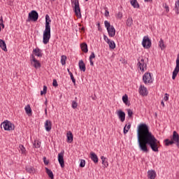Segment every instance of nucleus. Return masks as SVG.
<instances>
[{"label":"nucleus","instance_id":"56","mask_svg":"<svg viewBox=\"0 0 179 179\" xmlns=\"http://www.w3.org/2000/svg\"><path fill=\"white\" fill-rule=\"evenodd\" d=\"M45 114H47V109L45 110Z\"/></svg>","mask_w":179,"mask_h":179},{"label":"nucleus","instance_id":"20","mask_svg":"<svg viewBox=\"0 0 179 179\" xmlns=\"http://www.w3.org/2000/svg\"><path fill=\"white\" fill-rule=\"evenodd\" d=\"M156 171L153 170H150L148 171V177L150 179H155L156 178Z\"/></svg>","mask_w":179,"mask_h":179},{"label":"nucleus","instance_id":"31","mask_svg":"<svg viewBox=\"0 0 179 179\" xmlns=\"http://www.w3.org/2000/svg\"><path fill=\"white\" fill-rule=\"evenodd\" d=\"M61 64L62 65H65V64H66V56L62 55L61 57Z\"/></svg>","mask_w":179,"mask_h":179},{"label":"nucleus","instance_id":"57","mask_svg":"<svg viewBox=\"0 0 179 179\" xmlns=\"http://www.w3.org/2000/svg\"><path fill=\"white\" fill-rule=\"evenodd\" d=\"M67 71H68V72H69H69H71V71H69V69H68Z\"/></svg>","mask_w":179,"mask_h":179},{"label":"nucleus","instance_id":"62","mask_svg":"<svg viewBox=\"0 0 179 179\" xmlns=\"http://www.w3.org/2000/svg\"><path fill=\"white\" fill-rule=\"evenodd\" d=\"M0 32H1V26H0Z\"/></svg>","mask_w":179,"mask_h":179},{"label":"nucleus","instance_id":"44","mask_svg":"<svg viewBox=\"0 0 179 179\" xmlns=\"http://www.w3.org/2000/svg\"><path fill=\"white\" fill-rule=\"evenodd\" d=\"M169 97H170V95H169V94H165V96L164 97V100L165 101H169Z\"/></svg>","mask_w":179,"mask_h":179},{"label":"nucleus","instance_id":"32","mask_svg":"<svg viewBox=\"0 0 179 179\" xmlns=\"http://www.w3.org/2000/svg\"><path fill=\"white\" fill-rule=\"evenodd\" d=\"M24 110L27 114H31V108H30V105L25 106Z\"/></svg>","mask_w":179,"mask_h":179},{"label":"nucleus","instance_id":"3","mask_svg":"<svg viewBox=\"0 0 179 179\" xmlns=\"http://www.w3.org/2000/svg\"><path fill=\"white\" fill-rule=\"evenodd\" d=\"M165 145L166 146H170V145H174L176 143L177 148H179V135L177 131H174L173 133L172 138L170 141L169 139H166L164 141Z\"/></svg>","mask_w":179,"mask_h":179},{"label":"nucleus","instance_id":"19","mask_svg":"<svg viewBox=\"0 0 179 179\" xmlns=\"http://www.w3.org/2000/svg\"><path fill=\"white\" fill-rule=\"evenodd\" d=\"M79 69L83 71V72L86 71V64H85V62L83 60H80L78 63Z\"/></svg>","mask_w":179,"mask_h":179},{"label":"nucleus","instance_id":"58","mask_svg":"<svg viewBox=\"0 0 179 179\" xmlns=\"http://www.w3.org/2000/svg\"><path fill=\"white\" fill-rule=\"evenodd\" d=\"M45 104H47V101H45Z\"/></svg>","mask_w":179,"mask_h":179},{"label":"nucleus","instance_id":"24","mask_svg":"<svg viewBox=\"0 0 179 179\" xmlns=\"http://www.w3.org/2000/svg\"><path fill=\"white\" fill-rule=\"evenodd\" d=\"M34 52L36 57H43V53H41V50L39 48L34 49Z\"/></svg>","mask_w":179,"mask_h":179},{"label":"nucleus","instance_id":"48","mask_svg":"<svg viewBox=\"0 0 179 179\" xmlns=\"http://www.w3.org/2000/svg\"><path fill=\"white\" fill-rule=\"evenodd\" d=\"M164 8L166 9V12H170V9L169 8V6H167V4L165 5Z\"/></svg>","mask_w":179,"mask_h":179},{"label":"nucleus","instance_id":"11","mask_svg":"<svg viewBox=\"0 0 179 179\" xmlns=\"http://www.w3.org/2000/svg\"><path fill=\"white\" fill-rule=\"evenodd\" d=\"M178 72H179V55H178V57L176 59V68H175L174 71H173V75H172L173 80H174V79H176V78L177 77V75H178Z\"/></svg>","mask_w":179,"mask_h":179},{"label":"nucleus","instance_id":"39","mask_svg":"<svg viewBox=\"0 0 179 179\" xmlns=\"http://www.w3.org/2000/svg\"><path fill=\"white\" fill-rule=\"evenodd\" d=\"M86 165V161L85 159H81L80 163V167H85Z\"/></svg>","mask_w":179,"mask_h":179},{"label":"nucleus","instance_id":"50","mask_svg":"<svg viewBox=\"0 0 179 179\" xmlns=\"http://www.w3.org/2000/svg\"><path fill=\"white\" fill-rule=\"evenodd\" d=\"M90 62L91 66H94V63H93V60L92 59H90Z\"/></svg>","mask_w":179,"mask_h":179},{"label":"nucleus","instance_id":"27","mask_svg":"<svg viewBox=\"0 0 179 179\" xmlns=\"http://www.w3.org/2000/svg\"><path fill=\"white\" fill-rule=\"evenodd\" d=\"M122 101L124 103V104H126V106H129V102L128 101V95L124 94L122 96Z\"/></svg>","mask_w":179,"mask_h":179},{"label":"nucleus","instance_id":"37","mask_svg":"<svg viewBox=\"0 0 179 179\" xmlns=\"http://www.w3.org/2000/svg\"><path fill=\"white\" fill-rule=\"evenodd\" d=\"M43 94H47V86H43V90L41 91V96H43Z\"/></svg>","mask_w":179,"mask_h":179},{"label":"nucleus","instance_id":"53","mask_svg":"<svg viewBox=\"0 0 179 179\" xmlns=\"http://www.w3.org/2000/svg\"><path fill=\"white\" fill-rule=\"evenodd\" d=\"M81 31L85 32V27H83L81 28Z\"/></svg>","mask_w":179,"mask_h":179},{"label":"nucleus","instance_id":"55","mask_svg":"<svg viewBox=\"0 0 179 179\" xmlns=\"http://www.w3.org/2000/svg\"><path fill=\"white\" fill-rule=\"evenodd\" d=\"M145 2H152V0H144Z\"/></svg>","mask_w":179,"mask_h":179},{"label":"nucleus","instance_id":"15","mask_svg":"<svg viewBox=\"0 0 179 179\" xmlns=\"http://www.w3.org/2000/svg\"><path fill=\"white\" fill-rule=\"evenodd\" d=\"M117 115H118L121 122H124V121H125V112L122 110H119L117 111Z\"/></svg>","mask_w":179,"mask_h":179},{"label":"nucleus","instance_id":"47","mask_svg":"<svg viewBox=\"0 0 179 179\" xmlns=\"http://www.w3.org/2000/svg\"><path fill=\"white\" fill-rule=\"evenodd\" d=\"M43 162L45 164V166L48 165V161H47V158L45 157H43Z\"/></svg>","mask_w":179,"mask_h":179},{"label":"nucleus","instance_id":"26","mask_svg":"<svg viewBox=\"0 0 179 179\" xmlns=\"http://www.w3.org/2000/svg\"><path fill=\"white\" fill-rule=\"evenodd\" d=\"M101 159L102 160V164L105 166V167H108V162H107V158H106L104 156H101Z\"/></svg>","mask_w":179,"mask_h":179},{"label":"nucleus","instance_id":"25","mask_svg":"<svg viewBox=\"0 0 179 179\" xmlns=\"http://www.w3.org/2000/svg\"><path fill=\"white\" fill-rule=\"evenodd\" d=\"M81 50L83 52H87L89 50L87 49V44L86 43H83L81 44Z\"/></svg>","mask_w":179,"mask_h":179},{"label":"nucleus","instance_id":"28","mask_svg":"<svg viewBox=\"0 0 179 179\" xmlns=\"http://www.w3.org/2000/svg\"><path fill=\"white\" fill-rule=\"evenodd\" d=\"M131 5H132L134 8H139V3H138V1L136 0H131Z\"/></svg>","mask_w":179,"mask_h":179},{"label":"nucleus","instance_id":"43","mask_svg":"<svg viewBox=\"0 0 179 179\" xmlns=\"http://www.w3.org/2000/svg\"><path fill=\"white\" fill-rule=\"evenodd\" d=\"M103 40L107 43V44L110 41L108 37H107L106 35H103Z\"/></svg>","mask_w":179,"mask_h":179},{"label":"nucleus","instance_id":"54","mask_svg":"<svg viewBox=\"0 0 179 179\" xmlns=\"http://www.w3.org/2000/svg\"><path fill=\"white\" fill-rule=\"evenodd\" d=\"M161 104L163 107H164V102L163 101H162Z\"/></svg>","mask_w":179,"mask_h":179},{"label":"nucleus","instance_id":"17","mask_svg":"<svg viewBox=\"0 0 179 179\" xmlns=\"http://www.w3.org/2000/svg\"><path fill=\"white\" fill-rule=\"evenodd\" d=\"M90 155L91 160H92V162H94L95 164H97V163H99V157H97V155H96V153H94V152H91L90 153Z\"/></svg>","mask_w":179,"mask_h":179},{"label":"nucleus","instance_id":"49","mask_svg":"<svg viewBox=\"0 0 179 179\" xmlns=\"http://www.w3.org/2000/svg\"><path fill=\"white\" fill-rule=\"evenodd\" d=\"M117 17H119V19H121V17H122V13H117Z\"/></svg>","mask_w":179,"mask_h":179},{"label":"nucleus","instance_id":"33","mask_svg":"<svg viewBox=\"0 0 179 179\" xmlns=\"http://www.w3.org/2000/svg\"><path fill=\"white\" fill-rule=\"evenodd\" d=\"M131 129V124H129V125L127 126V124L125 125V127H124V134H128V131H129V129Z\"/></svg>","mask_w":179,"mask_h":179},{"label":"nucleus","instance_id":"51","mask_svg":"<svg viewBox=\"0 0 179 179\" xmlns=\"http://www.w3.org/2000/svg\"><path fill=\"white\" fill-rule=\"evenodd\" d=\"M35 148L38 149V148H40V143H37L36 144H35Z\"/></svg>","mask_w":179,"mask_h":179},{"label":"nucleus","instance_id":"64","mask_svg":"<svg viewBox=\"0 0 179 179\" xmlns=\"http://www.w3.org/2000/svg\"><path fill=\"white\" fill-rule=\"evenodd\" d=\"M22 179H24V178H22Z\"/></svg>","mask_w":179,"mask_h":179},{"label":"nucleus","instance_id":"2","mask_svg":"<svg viewBox=\"0 0 179 179\" xmlns=\"http://www.w3.org/2000/svg\"><path fill=\"white\" fill-rule=\"evenodd\" d=\"M51 20L48 15H45V26L43 31V44H48L50 39L51 38Z\"/></svg>","mask_w":179,"mask_h":179},{"label":"nucleus","instance_id":"59","mask_svg":"<svg viewBox=\"0 0 179 179\" xmlns=\"http://www.w3.org/2000/svg\"><path fill=\"white\" fill-rule=\"evenodd\" d=\"M78 99V97H76V100H77Z\"/></svg>","mask_w":179,"mask_h":179},{"label":"nucleus","instance_id":"5","mask_svg":"<svg viewBox=\"0 0 179 179\" xmlns=\"http://www.w3.org/2000/svg\"><path fill=\"white\" fill-rule=\"evenodd\" d=\"M1 128H3L4 131H13L15 124L8 120H5L1 124Z\"/></svg>","mask_w":179,"mask_h":179},{"label":"nucleus","instance_id":"35","mask_svg":"<svg viewBox=\"0 0 179 179\" xmlns=\"http://www.w3.org/2000/svg\"><path fill=\"white\" fill-rule=\"evenodd\" d=\"M159 47L162 50H164V48H166V45H164V41H163L162 39L159 41Z\"/></svg>","mask_w":179,"mask_h":179},{"label":"nucleus","instance_id":"7","mask_svg":"<svg viewBox=\"0 0 179 179\" xmlns=\"http://www.w3.org/2000/svg\"><path fill=\"white\" fill-rule=\"evenodd\" d=\"M28 20H32V22H37L38 20V13L33 10L29 13Z\"/></svg>","mask_w":179,"mask_h":179},{"label":"nucleus","instance_id":"60","mask_svg":"<svg viewBox=\"0 0 179 179\" xmlns=\"http://www.w3.org/2000/svg\"><path fill=\"white\" fill-rule=\"evenodd\" d=\"M86 1V2H87V1H89V0H85Z\"/></svg>","mask_w":179,"mask_h":179},{"label":"nucleus","instance_id":"45","mask_svg":"<svg viewBox=\"0 0 179 179\" xmlns=\"http://www.w3.org/2000/svg\"><path fill=\"white\" fill-rule=\"evenodd\" d=\"M94 58H96V55L92 52L90 56V59H93Z\"/></svg>","mask_w":179,"mask_h":179},{"label":"nucleus","instance_id":"8","mask_svg":"<svg viewBox=\"0 0 179 179\" xmlns=\"http://www.w3.org/2000/svg\"><path fill=\"white\" fill-rule=\"evenodd\" d=\"M138 61L137 66L141 72H145V71H146V68H148V64L145 63V59H141V60L138 59Z\"/></svg>","mask_w":179,"mask_h":179},{"label":"nucleus","instance_id":"38","mask_svg":"<svg viewBox=\"0 0 179 179\" xmlns=\"http://www.w3.org/2000/svg\"><path fill=\"white\" fill-rule=\"evenodd\" d=\"M69 75L73 83H76V80L73 77V74L72 73V72H69Z\"/></svg>","mask_w":179,"mask_h":179},{"label":"nucleus","instance_id":"12","mask_svg":"<svg viewBox=\"0 0 179 179\" xmlns=\"http://www.w3.org/2000/svg\"><path fill=\"white\" fill-rule=\"evenodd\" d=\"M32 59L31 60V64L36 69H38V68H41V64L38 60L36 59V57H34V55H31Z\"/></svg>","mask_w":179,"mask_h":179},{"label":"nucleus","instance_id":"40","mask_svg":"<svg viewBox=\"0 0 179 179\" xmlns=\"http://www.w3.org/2000/svg\"><path fill=\"white\" fill-rule=\"evenodd\" d=\"M20 151L22 154L25 153L26 152V148H24V146H23V145H20Z\"/></svg>","mask_w":179,"mask_h":179},{"label":"nucleus","instance_id":"34","mask_svg":"<svg viewBox=\"0 0 179 179\" xmlns=\"http://www.w3.org/2000/svg\"><path fill=\"white\" fill-rule=\"evenodd\" d=\"M126 24L127 26H129V27H131V26H132L133 24L132 18H128L126 22Z\"/></svg>","mask_w":179,"mask_h":179},{"label":"nucleus","instance_id":"63","mask_svg":"<svg viewBox=\"0 0 179 179\" xmlns=\"http://www.w3.org/2000/svg\"><path fill=\"white\" fill-rule=\"evenodd\" d=\"M50 1H55V0H50Z\"/></svg>","mask_w":179,"mask_h":179},{"label":"nucleus","instance_id":"22","mask_svg":"<svg viewBox=\"0 0 179 179\" xmlns=\"http://www.w3.org/2000/svg\"><path fill=\"white\" fill-rule=\"evenodd\" d=\"M26 171L29 174H34V173H36V169L33 166H27Z\"/></svg>","mask_w":179,"mask_h":179},{"label":"nucleus","instance_id":"46","mask_svg":"<svg viewBox=\"0 0 179 179\" xmlns=\"http://www.w3.org/2000/svg\"><path fill=\"white\" fill-rule=\"evenodd\" d=\"M52 86H54L55 87H57V86H58V83L57 82V80H53Z\"/></svg>","mask_w":179,"mask_h":179},{"label":"nucleus","instance_id":"6","mask_svg":"<svg viewBox=\"0 0 179 179\" xmlns=\"http://www.w3.org/2000/svg\"><path fill=\"white\" fill-rule=\"evenodd\" d=\"M74 5V12L76 13V16L80 19L82 17V14L80 13V7L79 6V0H74L73 1Z\"/></svg>","mask_w":179,"mask_h":179},{"label":"nucleus","instance_id":"36","mask_svg":"<svg viewBox=\"0 0 179 179\" xmlns=\"http://www.w3.org/2000/svg\"><path fill=\"white\" fill-rule=\"evenodd\" d=\"M72 108L74 110L78 108V102L76 101H72V104H71Z\"/></svg>","mask_w":179,"mask_h":179},{"label":"nucleus","instance_id":"30","mask_svg":"<svg viewBox=\"0 0 179 179\" xmlns=\"http://www.w3.org/2000/svg\"><path fill=\"white\" fill-rule=\"evenodd\" d=\"M108 44L109 45V48L111 50H114V48H115V42H114V41H110Z\"/></svg>","mask_w":179,"mask_h":179},{"label":"nucleus","instance_id":"9","mask_svg":"<svg viewBox=\"0 0 179 179\" xmlns=\"http://www.w3.org/2000/svg\"><path fill=\"white\" fill-rule=\"evenodd\" d=\"M142 45L145 48L149 49L152 47V41L149 39L148 36H144L143 38Z\"/></svg>","mask_w":179,"mask_h":179},{"label":"nucleus","instance_id":"52","mask_svg":"<svg viewBox=\"0 0 179 179\" xmlns=\"http://www.w3.org/2000/svg\"><path fill=\"white\" fill-rule=\"evenodd\" d=\"M109 13L108 10H106L105 16H108Z\"/></svg>","mask_w":179,"mask_h":179},{"label":"nucleus","instance_id":"41","mask_svg":"<svg viewBox=\"0 0 179 179\" xmlns=\"http://www.w3.org/2000/svg\"><path fill=\"white\" fill-rule=\"evenodd\" d=\"M127 114H128V116L131 118L132 115H134V112H132L131 109H128Z\"/></svg>","mask_w":179,"mask_h":179},{"label":"nucleus","instance_id":"29","mask_svg":"<svg viewBox=\"0 0 179 179\" xmlns=\"http://www.w3.org/2000/svg\"><path fill=\"white\" fill-rule=\"evenodd\" d=\"M175 12H176V15L179 14V0L176 1V3H175Z\"/></svg>","mask_w":179,"mask_h":179},{"label":"nucleus","instance_id":"1","mask_svg":"<svg viewBox=\"0 0 179 179\" xmlns=\"http://www.w3.org/2000/svg\"><path fill=\"white\" fill-rule=\"evenodd\" d=\"M137 139L140 150L144 153H148V146L151 148L152 152H159V141L155 135L149 130L146 124H141L137 129Z\"/></svg>","mask_w":179,"mask_h":179},{"label":"nucleus","instance_id":"23","mask_svg":"<svg viewBox=\"0 0 179 179\" xmlns=\"http://www.w3.org/2000/svg\"><path fill=\"white\" fill-rule=\"evenodd\" d=\"M45 171L50 178L54 179V173H52V170L49 169L48 168H45Z\"/></svg>","mask_w":179,"mask_h":179},{"label":"nucleus","instance_id":"14","mask_svg":"<svg viewBox=\"0 0 179 179\" xmlns=\"http://www.w3.org/2000/svg\"><path fill=\"white\" fill-rule=\"evenodd\" d=\"M149 92H148V88L144 87L143 85H141L139 87V94L141 96H148V94Z\"/></svg>","mask_w":179,"mask_h":179},{"label":"nucleus","instance_id":"21","mask_svg":"<svg viewBox=\"0 0 179 179\" xmlns=\"http://www.w3.org/2000/svg\"><path fill=\"white\" fill-rule=\"evenodd\" d=\"M0 48L3 50V51H8V49L6 48V43H5V41L0 39Z\"/></svg>","mask_w":179,"mask_h":179},{"label":"nucleus","instance_id":"4","mask_svg":"<svg viewBox=\"0 0 179 179\" xmlns=\"http://www.w3.org/2000/svg\"><path fill=\"white\" fill-rule=\"evenodd\" d=\"M105 27L107 29L109 37H114L115 36V28L111 25L107 20L104 22Z\"/></svg>","mask_w":179,"mask_h":179},{"label":"nucleus","instance_id":"42","mask_svg":"<svg viewBox=\"0 0 179 179\" xmlns=\"http://www.w3.org/2000/svg\"><path fill=\"white\" fill-rule=\"evenodd\" d=\"M1 26L3 29H5V25L3 24V19L2 18V17H1L0 18V27Z\"/></svg>","mask_w":179,"mask_h":179},{"label":"nucleus","instance_id":"10","mask_svg":"<svg viewBox=\"0 0 179 179\" xmlns=\"http://www.w3.org/2000/svg\"><path fill=\"white\" fill-rule=\"evenodd\" d=\"M143 80L145 85H148V83H152L153 82V79H152V74H150V73H145L143 76Z\"/></svg>","mask_w":179,"mask_h":179},{"label":"nucleus","instance_id":"61","mask_svg":"<svg viewBox=\"0 0 179 179\" xmlns=\"http://www.w3.org/2000/svg\"><path fill=\"white\" fill-rule=\"evenodd\" d=\"M98 26H100V24H98Z\"/></svg>","mask_w":179,"mask_h":179},{"label":"nucleus","instance_id":"16","mask_svg":"<svg viewBox=\"0 0 179 179\" xmlns=\"http://www.w3.org/2000/svg\"><path fill=\"white\" fill-rule=\"evenodd\" d=\"M45 129L47 132H50L52 129V123L51 120H46L45 122Z\"/></svg>","mask_w":179,"mask_h":179},{"label":"nucleus","instance_id":"13","mask_svg":"<svg viewBox=\"0 0 179 179\" xmlns=\"http://www.w3.org/2000/svg\"><path fill=\"white\" fill-rule=\"evenodd\" d=\"M58 162L62 169L65 167V162L64 161V151L58 154Z\"/></svg>","mask_w":179,"mask_h":179},{"label":"nucleus","instance_id":"18","mask_svg":"<svg viewBox=\"0 0 179 179\" xmlns=\"http://www.w3.org/2000/svg\"><path fill=\"white\" fill-rule=\"evenodd\" d=\"M67 142L68 143H72L73 142V134L72 131H69L66 134Z\"/></svg>","mask_w":179,"mask_h":179}]
</instances>
